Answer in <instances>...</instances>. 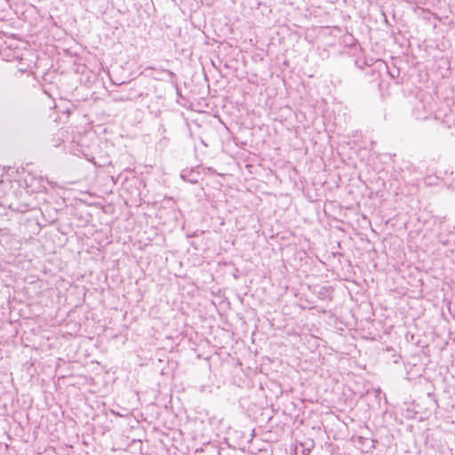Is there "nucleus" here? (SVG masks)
Wrapping results in <instances>:
<instances>
[{"instance_id": "f257e3e1", "label": "nucleus", "mask_w": 455, "mask_h": 455, "mask_svg": "<svg viewBox=\"0 0 455 455\" xmlns=\"http://www.w3.org/2000/svg\"><path fill=\"white\" fill-rule=\"evenodd\" d=\"M435 104L430 98L425 100H418L412 110V114L416 119L426 120L434 112Z\"/></svg>"}, {"instance_id": "f03ea898", "label": "nucleus", "mask_w": 455, "mask_h": 455, "mask_svg": "<svg viewBox=\"0 0 455 455\" xmlns=\"http://www.w3.org/2000/svg\"><path fill=\"white\" fill-rule=\"evenodd\" d=\"M198 168L199 167L182 170L180 172L181 179L192 184L197 183L200 178V172L198 171Z\"/></svg>"}, {"instance_id": "7ed1b4c3", "label": "nucleus", "mask_w": 455, "mask_h": 455, "mask_svg": "<svg viewBox=\"0 0 455 455\" xmlns=\"http://www.w3.org/2000/svg\"><path fill=\"white\" fill-rule=\"evenodd\" d=\"M63 135H64V132H63V131H60V132L55 135V136H57V138H56V137H54V138L52 139L53 146L58 147V146H60V143H61V142H63V141H64Z\"/></svg>"}, {"instance_id": "20e7f679", "label": "nucleus", "mask_w": 455, "mask_h": 455, "mask_svg": "<svg viewBox=\"0 0 455 455\" xmlns=\"http://www.w3.org/2000/svg\"><path fill=\"white\" fill-rule=\"evenodd\" d=\"M70 152L75 155V156H80V154H84V151L79 148H70Z\"/></svg>"}, {"instance_id": "39448f33", "label": "nucleus", "mask_w": 455, "mask_h": 455, "mask_svg": "<svg viewBox=\"0 0 455 455\" xmlns=\"http://www.w3.org/2000/svg\"><path fill=\"white\" fill-rule=\"evenodd\" d=\"M388 73L390 74V76H391L393 78H395L396 76H398V75H399V71H398V70H395V73H396V74H395V72H391V71H388Z\"/></svg>"}, {"instance_id": "423d86ee", "label": "nucleus", "mask_w": 455, "mask_h": 455, "mask_svg": "<svg viewBox=\"0 0 455 455\" xmlns=\"http://www.w3.org/2000/svg\"><path fill=\"white\" fill-rule=\"evenodd\" d=\"M28 68V67H27V68L20 67L19 69H20V71L24 72L27 70Z\"/></svg>"}, {"instance_id": "0eeeda50", "label": "nucleus", "mask_w": 455, "mask_h": 455, "mask_svg": "<svg viewBox=\"0 0 455 455\" xmlns=\"http://www.w3.org/2000/svg\"><path fill=\"white\" fill-rule=\"evenodd\" d=\"M450 232H455V227H453V231L451 230Z\"/></svg>"}]
</instances>
